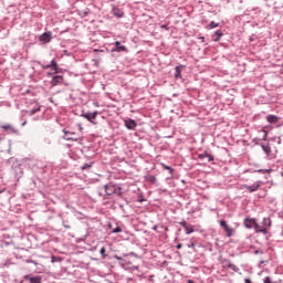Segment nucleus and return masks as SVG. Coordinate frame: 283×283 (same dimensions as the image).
Here are the masks:
<instances>
[{"label": "nucleus", "instance_id": "obj_9", "mask_svg": "<svg viewBox=\"0 0 283 283\" xmlns=\"http://www.w3.org/2000/svg\"><path fill=\"white\" fill-rule=\"evenodd\" d=\"M61 83H63V75L54 76L51 81V85L53 87H56V85H61Z\"/></svg>", "mask_w": 283, "mask_h": 283}, {"label": "nucleus", "instance_id": "obj_10", "mask_svg": "<svg viewBox=\"0 0 283 283\" xmlns=\"http://www.w3.org/2000/svg\"><path fill=\"white\" fill-rule=\"evenodd\" d=\"M125 127H127V129H136V120L134 119L125 120Z\"/></svg>", "mask_w": 283, "mask_h": 283}, {"label": "nucleus", "instance_id": "obj_35", "mask_svg": "<svg viewBox=\"0 0 283 283\" xmlns=\"http://www.w3.org/2000/svg\"><path fill=\"white\" fill-rule=\"evenodd\" d=\"M244 283H251L250 279H245Z\"/></svg>", "mask_w": 283, "mask_h": 283}, {"label": "nucleus", "instance_id": "obj_1", "mask_svg": "<svg viewBox=\"0 0 283 283\" xmlns=\"http://www.w3.org/2000/svg\"><path fill=\"white\" fill-rule=\"evenodd\" d=\"M260 187H262V181H256L252 186L243 185V186H241V189H247V191H249V193H253V192L258 191V189H260Z\"/></svg>", "mask_w": 283, "mask_h": 283}, {"label": "nucleus", "instance_id": "obj_31", "mask_svg": "<svg viewBox=\"0 0 283 283\" xmlns=\"http://www.w3.org/2000/svg\"><path fill=\"white\" fill-rule=\"evenodd\" d=\"M180 226L184 228V229H186V228H188L189 226H187V222H180Z\"/></svg>", "mask_w": 283, "mask_h": 283}, {"label": "nucleus", "instance_id": "obj_37", "mask_svg": "<svg viewBox=\"0 0 283 283\" xmlns=\"http://www.w3.org/2000/svg\"><path fill=\"white\" fill-rule=\"evenodd\" d=\"M201 41L205 42V36H201Z\"/></svg>", "mask_w": 283, "mask_h": 283}, {"label": "nucleus", "instance_id": "obj_43", "mask_svg": "<svg viewBox=\"0 0 283 283\" xmlns=\"http://www.w3.org/2000/svg\"><path fill=\"white\" fill-rule=\"evenodd\" d=\"M117 17H123V14H118Z\"/></svg>", "mask_w": 283, "mask_h": 283}, {"label": "nucleus", "instance_id": "obj_5", "mask_svg": "<svg viewBox=\"0 0 283 283\" xmlns=\"http://www.w3.org/2000/svg\"><path fill=\"white\" fill-rule=\"evenodd\" d=\"M220 227L224 229L227 238H231V235H233V228L229 227V224H227V221L221 220Z\"/></svg>", "mask_w": 283, "mask_h": 283}, {"label": "nucleus", "instance_id": "obj_20", "mask_svg": "<svg viewBox=\"0 0 283 283\" xmlns=\"http://www.w3.org/2000/svg\"><path fill=\"white\" fill-rule=\"evenodd\" d=\"M2 129L4 132H14V128H12V125H10V124L3 125Z\"/></svg>", "mask_w": 283, "mask_h": 283}, {"label": "nucleus", "instance_id": "obj_32", "mask_svg": "<svg viewBox=\"0 0 283 283\" xmlns=\"http://www.w3.org/2000/svg\"><path fill=\"white\" fill-rule=\"evenodd\" d=\"M264 132V137H263V140H266V136H269V133L266 130H263Z\"/></svg>", "mask_w": 283, "mask_h": 283}, {"label": "nucleus", "instance_id": "obj_41", "mask_svg": "<svg viewBox=\"0 0 283 283\" xmlns=\"http://www.w3.org/2000/svg\"><path fill=\"white\" fill-rule=\"evenodd\" d=\"M161 28H167V25L164 24V25H161Z\"/></svg>", "mask_w": 283, "mask_h": 283}, {"label": "nucleus", "instance_id": "obj_19", "mask_svg": "<svg viewBox=\"0 0 283 283\" xmlns=\"http://www.w3.org/2000/svg\"><path fill=\"white\" fill-rule=\"evenodd\" d=\"M262 224L263 228L269 229L271 228V220L269 218H264Z\"/></svg>", "mask_w": 283, "mask_h": 283}, {"label": "nucleus", "instance_id": "obj_8", "mask_svg": "<svg viewBox=\"0 0 283 283\" xmlns=\"http://www.w3.org/2000/svg\"><path fill=\"white\" fill-rule=\"evenodd\" d=\"M255 233H263V235H266L269 233V230L264 228V226H260L258 223L254 224Z\"/></svg>", "mask_w": 283, "mask_h": 283}, {"label": "nucleus", "instance_id": "obj_22", "mask_svg": "<svg viewBox=\"0 0 283 283\" xmlns=\"http://www.w3.org/2000/svg\"><path fill=\"white\" fill-rule=\"evenodd\" d=\"M92 165H93V164H84V165L82 166V171H85V169H92Z\"/></svg>", "mask_w": 283, "mask_h": 283}, {"label": "nucleus", "instance_id": "obj_39", "mask_svg": "<svg viewBox=\"0 0 283 283\" xmlns=\"http://www.w3.org/2000/svg\"><path fill=\"white\" fill-rule=\"evenodd\" d=\"M165 231H169V228H165Z\"/></svg>", "mask_w": 283, "mask_h": 283}, {"label": "nucleus", "instance_id": "obj_28", "mask_svg": "<svg viewBox=\"0 0 283 283\" xmlns=\"http://www.w3.org/2000/svg\"><path fill=\"white\" fill-rule=\"evenodd\" d=\"M218 25H219V24L216 23V22H213V21L209 23V28H210V29L218 28Z\"/></svg>", "mask_w": 283, "mask_h": 283}, {"label": "nucleus", "instance_id": "obj_30", "mask_svg": "<svg viewBox=\"0 0 283 283\" xmlns=\"http://www.w3.org/2000/svg\"><path fill=\"white\" fill-rule=\"evenodd\" d=\"M263 283H273L271 282V279L269 276H266L264 280H263Z\"/></svg>", "mask_w": 283, "mask_h": 283}, {"label": "nucleus", "instance_id": "obj_4", "mask_svg": "<svg viewBox=\"0 0 283 283\" xmlns=\"http://www.w3.org/2000/svg\"><path fill=\"white\" fill-rule=\"evenodd\" d=\"M221 264H222L223 269H227V268H228V269H231V270L234 271L235 273H238V272L240 271V269L237 268L235 264L231 263V261H229V260H227V259H223V260L221 261Z\"/></svg>", "mask_w": 283, "mask_h": 283}, {"label": "nucleus", "instance_id": "obj_33", "mask_svg": "<svg viewBox=\"0 0 283 283\" xmlns=\"http://www.w3.org/2000/svg\"><path fill=\"white\" fill-rule=\"evenodd\" d=\"M63 227H64V229H71V227L65 223H63Z\"/></svg>", "mask_w": 283, "mask_h": 283}, {"label": "nucleus", "instance_id": "obj_29", "mask_svg": "<svg viewBox=\"0 0 283 283\" xmlns=\"http://www.w3.org/2000/svg\"><path fill=\"white\" fill-rule=\"evenodd\" d=\"M123 229L120 227H117L116 229L113 230V233H120Z\"/></svg>", "mask_w": 283, "mask_h": 283}, {"label": "nucleus", "instance_id": "obj_21", "mask_svg": "<svg viewBox=\"0 0 283 283\" xmlns=\"http://www.w3.org/2000/svg\"><path fill=\"white\" fill-rule=\"evenodd\" d=\"M161 167H164V169H167V171H169V174H174V168H171L170 166L161 164Z\"/></svg>", "mask_w": 283, "mask_h": 283}, {"label": "nucleus", "instance_id": "obj_44", "mask_svg": "<svg viewBox=\"0 0 283 283\" xmlns=\"http://www.w3.org/2000/svg\"><path fill=\"white\" fill-rule=\"evenodd\" d=\"M80 129L83 130V127L80 126Z\"/></svg>", "mask_w": 283, "mask_h": 283}, {"label": "nucleus", "instance_id": "obj_26", "mask_svg": "<svg viewBox=\"0 0 283 283\" xmlns=\"http://www.w3.org/2000/svg\"><path fill=\"white\" fill-rule=\"evenodd\" d=\"M263 151H265V154H271V147L270 146H262Z\"/></svg>", "mask_w": 283, "mask_h": 283}, {"label": "nucleus", "instance_id": "obj_12", "mask_svg": "<svg viewBox=\"0 0 283 283\" xmlns=\"http://www.w3.org/2000/svg\"><path fill=\"white\" fill-rule=\"evenodd\" d=\"M24 280H29L30 283H41V276H34V277H30V276H24Z\"/></svg>", "mask_w": 283, "mask_h": 283}, {"label": "nucleus", "instance_id": "obj_14", "mask_svg": "<svg viewBox=\"0 0 283 283\" xmlns=\"http://www.w3.org/2000/svg\"><path fill=\"white\" fill-rule=\"evenodd\" d=\"M222 38V31H216L212 35V41H220V39Z\"/></svg>", "mask_w": 283, "mask_h": 283}, {"label": "nucleus", "instance_id": "obj_6", "mask_svg": "<svg viewBox=\"0 0 283 283\" xmlns=\"http://www.w3.org/2000/svg\"><path fill=\"white\" fill-rule=\"evenodd\" d=\"M258 221H255V219H251V218H247L244 221H243V224L247 229H254L255 224H256Z\"/></svg>", "mask_w": 283, "mask_h": 283}, {"label": "nucleus", "instance_id": "obj_24", "mask_svg": "<svg viewBox=\"0 0 283 283\" xmlns=\"http://www.w3.org/2000/svg\"><path fill=\"white\" fill-rule=\"evenodd\" d=\"M185 231H186L187 235H189L190 233H193V228L188 226L187 228H185Z\"/></svg>", "mask_w": 283, "mask_h": 283}, {"label": "nucleus", "instance_id": "obj_2", "mask_svg": "<svg viewBox=\"0 0 283 283\" xmlns=\"http://www.w3.org/2000/svg\"><path fill=\"white\" fill-rule=\"evenodd\" d=\"M83 118H86V120H88V123H92V125H96V116H98L97 111L93 112V113H84Z\"/></svg>", "mask_w": 283, "mask_h": 283}, {"label": "nucleus", "instance_id": "obj_34", "mask_svg": "<svg viewBox=\"0 0 283 283\" xmlns=\"http://www.w3.org/2000/svg\"><path fill=\"white\" fill-rule=\"evenodd\" d=\"M177 249H182V243L177 244Z\"/></svg>", "mask_w": 283, "mask_h": 283}, {"label": "nucleus", "instance_id": "obj_23", "mask_svg": "<svg viewBox=\"0 0 283 283\" xmlns=\"http://www.w3.org/2000/svg\"><path fill=\"white\" fill-rule=\"evenodd\" d=\"M105 191L107 196H112V193H114V190L109 189V186H105Z\"/></svg>", "mask_w": 283, "mask_h": 283}, {"label": "nucleus", "instance_id": "obj_7", "mask_svg": "<svg viewBox=\"0 0 283 283\" xmlns=\"http://www.w3.org/2000/svg\"><path fill=\"white\" fill-rule=\"evenodd\" d=\"M39 39L42 43H50L52 41V32H45Z\"/></svg>", "mask_w": 283, "mask_h": 283}, {"label": "nucleus", "instance_id": "obj_25", "mask_svg": "<svg viewBox=\"0 0 283 283\" xmlns=\"http://www.w3.org/2000/svg\"><path fill=\"white\" fill-rule=\"evenodd\" d=\"M99 253H101L102 258H104V259L107 258V254H105L106 253L105 248H101Z\"/></svg>", "mask_w": 283, "mask_h": 283}, {"label": "nucleus", "instance_id": "obj_38", "mask_svg": "<svg viewBox=\"0 0 283 283\" xmlns=\"http://www.w3.org/2000/svg\"><path fill=\"white\" fill-rule=\"evenodd\" d=\"M157 229H158V227H157V226H155V227H154V230L156 231Z\"/></svg>", "mask_w": 283, "mask_h": 283}, {"label": "nucleus", "instance_id": "obj_17", "mask_svg": "<svg viewBox=\"0 0 283 283\" xmlns=\"http://www.w3.org/2000/svg\"><path fill=\"white\" fill-rule=\"evenodd\" d=\"M181 66H176L175 78H182V71H180Z\"/></svg>", "mask_w": 283, "mask_h": 283}, {"label": "nucleus", "instance_id": "obj_3", "mask_svg": "<svg viewBox=\"0 0 283 283\" xmlns=\"http://www.w3.org/2000/svg\"><path fill=\"white\" fill-rule=\"evenodd\" d=\"M43 70H53L54 74H59V64L56 60H52L50 64L42 65Z\"/></svg>", "mask_w": 283, "mask_h": 283}, {"label": "nucleus", "instance_id": "obj_40", "mask_svg": "<svg viewBox=\"0 0 283 283\" xmlns=\"http://www.w3.org/2000/svg\"><path fill=\"white\" fill-rule=\"evenodd\" d=\"M188 283H193V281L189 280Z\"/></svg>", "mask_w": 283, "mask_h": 283}, {"label": "nucleus", "instance_id": "obj_16", "mask_svg": "<svg viewBox=\"0 0 283 283\" xmlns=\"http://www.w3.org/2000/svg\"><path fill=\"white\" fill-rule=\"evenodd\" d=\"M146 180H148V182H151V185H156V182H158V179L156 178V176H151V175H148L146 177Z\"/></svg>", "mask_w": 283, "mask_h": 283}, {"label": "nucleus", "instance_id": "obj_42", "mask_svg": "<svg viewBox=\"0 0 283 283\" xmlns=\"http://www.w3.org/2000/svg\"><path fill=\"white\" fill-rule=\"evenodd\" d=\"M4 190H0V193H3Z\"/></svg>", "mask_w": 283, "mask_h": 283}, {"label": "nucleus", "instance_id": "obj_11", "mask_svg": "<svg viewBox=\"0 0 283 283\" xmlns=\"http://www.w3.org/2000/svg\"><path fill=\"white\" fill-rule=\"evenodd\" d=\"M64 140H77V138L74 137V133L65 132Z\"/></svg>", "mask_w": 283, "mask_h": 283}, {"label": "nucleus", "instance_id": "obj_13", "mask_svg": "<svg viewBox=\"0 0 283 283\" xmlns=\"http://www.w3.org/2000/svg\"><path fill=\"white\" fill-rule=\"evenodd\" d=\"M115 45H116V51L117 52H127V46H125V45H120V42H118V41H116L115 42Z\"/></svg>", "mask_w": 283, "mask_h": 283}, {"label": "nucleus", "instance_id": "obj_27", "mask_svg": "<svg viewBox=\"0 0 283 283\" xmlns=\"http://www.w3.org/2000/svg\"><path fill=\"white\" fill-rule=\"evenodd\" d=\"M41 111V108H33V109H31L30 111V116H34V114H36V112H40Z\"/></svg>", "mask_w": 283, "mask_h": 283}, {"label": "nucleus", "instance_id": "obj_15", "mask_svg": "<svg viewBox=\"0 0 283 283\" xmlns=\"http://www.w3.org/2000/svg\"><path fill=\"white\" fill-rule=\"evenodd\" d=\"M266 120H268V123L273 124V123H277V120H280V117H277V116H275V115H269V116L266 117Z\"/></svg>", "mask_w": 283, "mask_h": 283}, {"label": "nucleus", "instance_id": "obj_18", "mask_svg": "<svg viewBox=\"0 0 283 283\" xmlns=\"http://www.w3.org/2000/svg\"><path fill=\"white\" fill-rule=\"evenodd\" d=\"M198 158L200 159V160H202V158H208V160H209V163H211V160H213V156H211V155H205V154H200V155H198Z\"/></svg>", "mask_w": 283, "mask_h": 283}, {"label": "nucleus", "instance_id": "obj_36", "mask_svg": "<svg viewBox=\"0 0 283 283\" xmlns=\"http://www.w3.org/2000/svg\"><path fill=\"white\" fill-rule=\"evenodd\" d=\"M116 258V260H122V258L120 256H115Z\"/></svg>", "mask_w": 283, "mask_h": 283}]
</instances>
